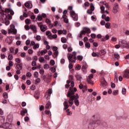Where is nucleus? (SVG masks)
<instances>
[{
	"instance_id": "f257e3e1",
	"label": "nucleus",
	"mask_w": 129,
	"mask_h": 129,
	"mask_svg": "<svg viewBox=\"0 0 129 129\" xmlns=\"http://www.w3.org/2000/svg\"><path fill=\"white\" fill-rule=\"evenodd\" d=\"M68 10L70 11V16L73 18L74 21H78V15L75 13V11H73V6H69Z\"/></svg>"
},
{
	"instance_id": "f03ea898",
	"label": "nucleus",
	"mask_w": 129,
	"mask_h": 129,
	"mask_svg": "<svg viewBox=\"0 0 129 129\" xmlns=\"http://www.w3.org/2000/svg\"><path fill=\"white\" fill-rule=\"evenodd\" d=\"M101 123V121L100 120L92 121L89 125V127L91 128V129H94L95 127L98 126Z\"/></svg>"
},
{
	"instance_id": "7ed1b4c3",
	"label": "nucleus",
	"mask_w": 129,
	"mask_h": 129,
	"mask_svg": "<svg viewBox=\"0 0 129 129\" xmlns=\"http://www.w3.org/2000/svg\"><path fill=\"white\" fill-rule=\"evenodd\" d=\"M68 58L70 62L75 63L76 62V52L74 51L72 54L69 53Z\"/></svg>"
},
{
	"instance_id": "20e7f679",
	"label": "nucleus",
	"mask_w": 129,
	"mask_h": 129,
	"mask_svg": "<svg viewBox=\"0 0 129 129\" xmlns=\"http://www.w3.org/2000/svg\"><path fill=\"white\" fill-rule=\"evenodd\" d=\"M8 33L9 34H13V35L17 34V29H16L15 25L13 24L10 25V29L8 28Z\"/></svg>"
},
{
	"instance_id": "39448f33",
	"label": "nucleus",
	"mask_w": 129,
	"mask_h": 129,
	"mask_svg": "<svg viewBox=\"0 0 129 129\" xmlns=\"http://www.w3.org/2000/svg\"><path fill=\"white\" fill-rule=\"evenodd\" d=\"M12 126V119H10L9 122L7 121L6 123H4L2 125H0V127L1 128H10Z\"/></svg>"
},
{
	"instance_id": "423d86ee",
	"label": "nucleus",
	"mask_w": 129,
	"mask_h": 129,
	"mask_svg": "<svg viewBox=\"0 0 129 129\" xmlns=\"http://www.w3.org/2000/svg\"><path fill=\"white\" fill-rule=\"evenodd\" d=\"M5 17L6 18H5L4 23L6 26H9L10 24V20H12L13 17H12V15L10 14H8L7 16L5 15Z\"/></svg>"
},
{
	"instance_id": "0eeeda50",
	"label": "nucleus",
	"mask_w": 129,
	"mask_h": 129,
	"mask_svg": "<svg viewBox=\"0 0 129 129\" xmlns=\"http://www.w3.org/2000/svg\"><path fill=\"white\" fill-rule=\"evenodd\" d=\"M70 97V98L69 100V103L70 104V106H72V105H73V100H74L75 99H78V98H79L78 94H77V96L74 95Z\"/></svg>"
},
{
	"instance_id": "6e6552de",
	"label": "nucleus",
	"mask_w": 129,
	"mask_h": 129,
	"mask_svg": "<svg viewBox=\"0 0 129 129\" xmlns=\"http://www.w3.org/2000/svg\"><path fill=\"white\" fill-rule=\"evenodd\" d=\"M37 24L41 32H45V31H47V29H48V27H47V26L43 25V23L41 22L38 23Z\"/></svg>"
},
{
	"instance_id": "1a4fd4ad",
	"label": "nucleus",
	"mask_w": 129,
	"mask_h": 129,
	"mask_svg": "<svg viewBox=\"0 0 129 129\" xmlns=\"http://www.w3.org/2000/svg\"><path fill=\"white\" fill-rule=\"evenodd\" d=\"M119 45H120L121 47H123V48H129V43L125 40H122L119 41Z\"/></svg>"
},
{
	"instance_id": "9d476101",
	"label": "nucleus",
	"mask_w": 129,
	"mask_h": 129,
	"mask_svg": "<svg viewBox=\"0 0 129 129\" xmlns=\"http://www.w3.org/2000/svg\"><path fill=\"white\" fill-rule=\"evenodd\" d=\"M90 8H91V10L88 9L87 11V13L89 15H92V12H93V11H94V10H95L94 5H93V4L91 3V4H90Z\"/></svg>"
},
{
	"instance_id": "9b49d317",
	"label": "nucleus",
	"mask_w": 129,
	"mask_h": 129,
	"mask_svg": "<svg viewBox=\"0 0 129 129\" xmlns=\"http://www.w3.org/2000/svg\"><path fill=\"white\" fill-rule=\"evenodd\" d=\"M51 94H52V89H49L45 95V97L46 99H49L50 97H51Z\"/></svg>"
},
{
	"instance_id": "f8f14e48",
	"label": "nucleus",
	"mask_w": 129,
	"mask_h": 129,
	"mask_svg": "<svg viewBox=\"0 0 129 129\" xmlns=\"http://www.w3.org/2000/svg\"><path fill=\"white\" fill-rule=\"evenodd\" d=\"M86 33H90V29L85 27L84 29L80 32V33L82 34L83 35H85Z\"/></svg>"
},
{
	"instance_id": "ddd939ff",
	"label": "nucleus",
	"mask_w": 129,
	"mask_h": 129,
	"mask_svg": "<svg viewBox=\"0 0 129 129\" xmlns=\"http://www.w3.org/2000/svg\"><path fill=\"white\" fill-rule=\"evenodd\" d=\"M74 94H75V93H74V91H73L72 88H70L68 92V97H72V96L71 95H74Z\"/></svg>"
},
{
	"instance_id": "4468645a",
	"label": "nucleus",
	"mask_w": 129,
	"mask_h": 129,
	"mask_svg": "<svg viewBox=\"0 0 129 129\" xmlns=\"http://www.w3.org/2000/svg\"><path fill=\"white\" fill-rule=\"evenodd\" d=\"M118 9H119L118 4L117 3H115L113 7V13H114V14H116V13L118 12Z\"/></svg>"
},
{
	"instance_id": "2eb2a0df",
	"label": "nucleus",
	"mask_w": 129,
	"mask_h": 129,
	"mask_svg": "<svg viewBox=\"0 0 129 129\" xmlns=\"http://www.w3.org/2000/svg\"><path fill=\"white\" fill-rule=\"evenodd\" d=\"M25 6L28 9H32V8H33V4L31 1H28L26 2L25 4Z\"/></svg>"
},
{
	"instance_id": "dca6fc26",
	"label": "nucleus",
	"mask_w": 129,
	"mask_h": 129,
	"mask_svg": "<svg viewBox=\"0 0 129 129\" xmlns=\"http://www.w3.org/2000/svg\"><path fill=\"white\" fill-rule=\"evenodd\" d=\"M5 13H6L7 14L10 13V15H11V16H13L14 14H15L14 11H13V10L11 8L6 9Z\"/></svg>"
},
{
	"instance_id": "f3484780",
	"label": "nucleus",
	"mask_w": 129,
	"mask_h": 129,
	"mask_svg": "<svg viewBox=\"0 0 129 129\" xmlns=\"http://www.w3.org/2000/svg\"><path fill=\"white\" fill-rule=\"evenodd\" d=\"M30 29L33 31V33H37V27L35 25H31Z\"/></svg>"
},
{
	"instance_id": "a211bd4d",
	"label": "nucleus",
	"mask_w": 129,
	"mask_h": 129,
	"mask_svg": "<svg viewBox=\"0 0 129 129\" xmlns=\"http://www.w3.org/2000/svg\"><path fill=\"white\" fill-rule=\"evenodd\" d=\"M123 77L129 79V70H125L123 74Z\"/></svg>"
},
{
	"instance_id": "6ab92c4d",
	"label": "nucleus",
	"mask_w": 129,
	"mask_h": 129,
	"mask_svg": "<svg viewBox=\"0 0 129 129\" xmlns=\"http://www.w3.org/2000/svg\"><path fill=\"white\" fill-rule=\"evenodd\" d=\"M5 119L4 116H0V125H3L5 123Z\"/></svg>"
},
{
	"instance_id": "aec40b11",
	"label": "nucleus",
	"mask_w": 129,
	"mask_h": 129,
	"mask_svg": "<svg viewBox=\"0 0 129 129\" xmlns=\"http://www.w3.org/2000/svg\"><path fill=\"white\" fill-rule=\"evenodd\" d=\"M20 112L21 115H22V116H25L26 113H28V110H27V109H23Z\"/></svg>"
},
{
	"instance_id": "412c9836",
	"label": "nucleus",
	"mask_w": 129,
	"mask_h": 129,
	"mask_svg": "<svg viewBox=\"0 0 129 129\" xmlns=\"http://www.w3.org/2000/svg\"><path fill=\"white\" fill-rule=\"evenodd\" d=\"M15 66L16 69H17V70H22V69L23 68L22 64L15 63Z\"/></svg>"
},
{
	"instance_id": "4be33fe9",
	"label": "nucleus",
	"mask_w": 129,
	"mask_h": 129,
	"mask_svg": "<svg viewBox=\"0 0 129 129\" xmlns=\"http://www.w3.org/2000/svg\"><path fill=\"white\" fill-rule=\"evenodd\" d=\"M102 80L101 82L102 86H103V87H105V86L107 85V83L106 82V81H105V79L103 78H102Z\"/></svg>"
},
{
	"instance_id": "5701e85b",
	"label": "nucleus",
	"mask_w": 129,
	"mask_h": 129,
	"mask_svg": "<svg viewBox=\"0 0 129 129\" xmlns=\"http://www.w3.org/2000/svg\"><path fill=\"white\" fill-rule=\"evenodd\" d=\"M109 39V35L108 34L106 35L104 37L102 38L101 41H103V42H104L105 41H107V40Z\"/></svg>"
},
{
	"instance_id": "b1692460",
	"label": "nucleus",
	"mask_w": 129,
	"mask_h": 129,
	"mask_svg": "<svg viewBox=\"0 0 129 129\" xmlns=\"http://www.w3.org/2000/svg\"><path fill=\"white\" fill-rule=\"evenodd\" d=\"M67 101H65L63 102V105L64 106V109H67V108H68V107H69V105H68V100H66Z\"/></svg>"
},
{
	"instance_id": "393cba45",
	"label": "nucleus",
	"mask_w": 129,
	"mask_h": 129,
	"mask_svg": "<svg viewBox=\"0 0 129 129\" xmlns=\"http://www.w3.org/2000/svg\"><path fill=\"white\" fill-rule=\"evenodd\" d=\"M74 79V77L72 75H70L69 76V80L67 81V83H70L72 80Z\"/></svg>"
},
{
	"instance_id": "a878e982",
	"label": "nucleus",
	"mask_w": 129,
	"mask_h": 129,
	"mask_svg": "<svg viewBox=\"0 0 129 129\" xmlns=\"http://www.w3.org/2000/svg\"><path fill=\"white\" fill-rule=\"evenodd\" d=\"M114 81H115V82H118V75H117V73H115V74H114Z\"/></svg>"
},
{
	"instance_id": "bb28decb",
	"label": "nucleus",
	"mask_w": 129,
	"mask_h": 129,
	"mask_svg": "<svg viewBox=\"0 0 129 129\" xmlns=\"http://www.w3.org/2000/svg\"><path fill=\"white\" fill-rule=\"evenodd\" d=\"M119 92V91H118V90H115L113 91L112 92V94L114 96H116V95H118V93Z\"/></svg>"
},
{
	"instance_id": "cd10ccee",
	"label": "nucleus",
	"mask_w": 129,
	"mask_h": 129,
	"mask_svg": "<svg viewBox=\"0 0 129 129\" xmlns=\"http://www.w3.org/2000/svg\"><path fill=\"white\" fill-rule=\"evenodd\" d=\"M99 54L101 55H103L104 54H106V50H105V49H103L99 52Z\"/></svg>"
},
{
	"instance_id": "c85d7f7f",
	"label": "nucleus",
	"mask_w": 129,
	"mask_h": 129,
	"mask_svg": "<svg viewBox=\"0 0 129 129\" xmlns=\"http://www.w3.org/2000/svg\"><path fill=\"white\" fill-rule=\"evenodd\" d=\"M45 107L46 108V109H49L51 108V103L50 102H48L45 105Z\"/></svg>"
},
{
	"instance_id": "c756f323",
	"label": "nucleus",
	"mask_w": 129,
	"mask_h": 129,
	"mask_svg": "<svg viewBox=\"0 0 129 129\" xmlns=\"http://www.w3.org/2000/svg\"><path fill=\"white\" fill-rule=\"evenodd\" d=\"M47 52H48V50H47V49H44L40 51V54L42 56H44V55H45V54H46V53H47Z\"/></svg>"
},
{
	"instance_id": "7c9ffc66",
	"label": "nucleus",
	"mask_w": 129,
	"mask_h": 129,
	"mask_svg": "<svg viewBox=\"0 0 129 129\" xmlns=\"http://www.w3.org/2000/svg\"><path fill=\"white\" fill-rule=\"evenodd\" d=\"M66 17H67L66 15H63L62 16V18L64 20V23H66V24H67L68 23V22H69V21L68 20V19H67L66 18Z\"/></svg>"
},
{
	"instance_id": "2f4dec72",
	"label": "nucleus",
	"mask_w": 129,
	"mask_h": 129,
	"mask_svg": "<svg viewBox=\"0 0 129 129\" xmlns=\"http://www.w3.org/2000/svg\"><path fill=\"white\" fill-rule=\"evenodd\" d=\"M121 93L123 95H125V94H126V89L125 88H123L121 90Z\"/></svg>"
},
{
	"instance_id": "473e14b6",
	"label": "nucleus",
	"mask_w": 129,
	"mask_h": 129,
	"mask_svg": "<svg viewBox=\"0 0 129 129\" xmlns=\"http://www.w3.org/2000/svg\"><path fill=\"white\" fill-rule=\"evenodd\" d=\"M33 76L35 78H38V77H39V73L38 72H34Z\"/></svg>"
},
{
	"instance_id": "72a5a7b5",
	"label": "nucleus",
	"mask_w": 129,
	"mask_h": 129,
	"mask_svg": "<svg viewBox=\"0 0 129 129\" xmlns=\"http://www.w3.org/2000/svg\"><path fill=\"white\" fill-rule=\"evenodd\" d=\"M58 26L61 27V23L58 21H55L54 22V27H58Z\"/></svg>"
},
{
	"instance_id": "f704fd0d",
	"label": "nucleus",
	"mask_w": 129,
	"mask_h": 129,
	"mask_svg": "<svg viewBox=\"0 0 129 129\" xmlns=\"http://www.w3.org/2000/svg\"><path fill=\"white\" fill-rule=\"evenodd\" d=\"M89 6H90L89 3L86 2L84 3V6H83V8L86 7L85 10H86V9H87V8H88Z\"/></svg>"
},
{
	"instance_id": "c9c22d12",
	"label": "nucleus",
	"mask_w": 129,
	"mask_h": 129,
	"mask_svg": "<svg viewBox=\"0 0 129 129\" xmlns=\"http://www.w3.org/2000/svg\"><path fill=\"white\" fill-rule=\"evenodd\" d=\"M77 58L79 61H82L83 60V56L82 55H78Z\"/></svg>"
},
{
	"instance_id": "e433bc0d",
	"label": "nucleus",
	"mask_w": 129,
	"mask_h": 129,
	"mask_svg": "<svg viewBox=\"0 0 129 129\" xmlns=\"http://www.w3.org/2000/svg\"><path fill=\"white\" fill-rule=\"evenodd\" d=\"M85 46L87 49H89V48H90V43H89V42H86L85 44Z\"/></svg>"
},
{
	"instance_id": "4c0bfd02",
	"label": "nucleus",
	"mask_w": 129,
	"mask_h": 129,
	"mask_svg": "<svg viewBox=\"0 0 129 129\" xmlns=\"http://www.w3.org/2000/svg\"><path fill=\"white\" fill-rule=\"evenodd\" d=\"M39 73L41 74V75H44V73H45V71H44V69L43 68H41V69L39 70Z\"/></svg>"
},
{
	"instance_id": "58836bf2",
	"label": "nucleus",
	"mask_w": 129,
	"mask_h": 129,
	"mask_svg": "<svg viewBox=\"0 0 129 129\" xmlns=\"http://www.w3.org/2000/svg\"><path fill=\"white\" fill-rule=\"evenodd\" d=\"M75 104L77 106H78V105H79V101L78 99H75Z\"/></svg>"
},
{
	"instance_id": "ea45409f",
	"label": "nucleus",
	"mask_w": 129,
	"mask_h": 129,
	"mask_svg": "<svg viewBox=\"0 0 129 129\" xmlns=\"http://www.w3.org/2000/svg\"><path fill=\"white\" fill-rule=\"evenodd\" d=\"M45 22L47 24H48V25H50L52 27H53V25H52V24L51 23V21L49 19H46L45 20Z\"/></svg>"
},
{
	"instance_id": "a19ab883",
	"label": "nucleus",
	"mask_w": 129,
	"mask_h": 129,
	"mask_svg": "<svg viewBox=\"0 0 129 129\" xmlns=\"http://www.w3.org/2000/svg\"><path fill=\"white\" fill-rule=\"evenodd\" d=\"M67 41V39L65 37H62L61 38V41L62 42V43H66Z\"/></svg>"
},
{
	"instance_id": "79ce46f5",
	"label": "nucleus",
	"mask_w": 129,
	"mask_h": 129,
	"mask_svg": "<svg viewBox=\"0 0 129 129\" xmlns=\"http://www.w3.org/2000/svg\"><path fill=\"white\" fill-rule=\"evenodd\" d=\"M39 62H44V61H45V59L44 58V57L43 56H41L39 58Z\"/></svg>"
},
{
	"instance_id": "37998d69",
	"label": "nucleus",
	"mask_w": 129,
	"mask_h": 129,
	"mask_svg": "<svg viewBox=\"0 0 129 129\" xmlns=\"http://www.w3.org/2000/svg\"><path fill=\"white\" fill-rule=\"evenodd\" d=\"M92 56H93V57H99V54H98V53H96L95 52H93L92 53Z\"/></svg>"
},
{
	"instance_id": "c03bdc74",
	"label": "nucleus",
	"mask_w": 129,
	"mask_h": 129,
	"mask_svg": "<svg viewBox=\"0 0 129 129\" xmlns=\"http://www.w3.org/2000/svg\"><path fill=\"white\" fill-rule=\"evenodd\" d=\"M46 35L48 36V37H50V36H52V33L49 31H47L46 32Z\"/></svg>"
},
{
	"instance_id": "a18cd8bd",
	"label": "nucleus",
	"mask_w": 129,
	"mask_h": 129,
	"mask_svg": "<svg viewBox=\"0 0 129 129\" xmlns=\"http://www.w3.org/2000/svg\"><path fill=\"white\" fill-rule=\"evenodd\" d=\"M26 53L25 52H21L20 53V56L21 57H22V58H25L26 57Z\"/></svg>"
},
{
	"instance_id": "49530a36",
	"label": "nucleus",
	"mask_w": 129,
	"mask_h": 129,
	"mask_svg": "<svg viewBox=\"0 0 129 129\" xmlns=\"http://www.w3.org/2000/svg\"><path fill=\"white\" fill-rule=\"evenodd\" d=\"M105 27L106 28V29H110V23H107L105 24Z\"/></svg>"
},
{
	"instance_id": "de8ad7c7",
	"label": "nucleus",
	"mask_w": 129,
	"mask_h": 129,
	"mask_svg": "<svg viewBox=\"0 0 129 129\" xmlns=\"http://www.w3.org/2000/svg\"><path fill=\"white\" fill-rule=\"evenodd\" d=\"M35 81H36L35 84H38L39 83H40V82H41V79L37 78L36 79Z\"/></svg>"
},
{
	"instance_id": "09e8293b",
	"label": "nucleus",
	"mask_w": 129,
	"mask_h": 129,
	"mask_svg": "<svg viewBox=\"0 0 129 129\" xmlns=\"http://www.w3.org/2000/svg\"><path fill=\"white\" fill-rule=\"evenodd\" d=\"M66 112L68 115H71L72 114V112H71V111H70L69 109H68L66 110Z\"/></svg>"
},
{
	"instance_id": "8fccbe9b",
	"label": "nucleus",
	"mask_w": 129,
	"mask_h": 129,
	"mask_svg": "<svg viewBox=\"0 0 129 129\" xmlns=\"http://www.w3.org/2000/svg\"><path fill=\"white\" fill-rule=\"evenodd\" d=\"M39 44H38V43L35 44L33 47V49L34 50H36V49H38V48H39Z\"/></svg>"
},
{
	"instance_id": "3c124183",
	"label": "nucleus",
	"mask_w": 129,
	"mask_h": 129,
	"mask_svg": "<svg viewBox=\"0 0 129 129\" xmlns=\"http://www.w3.org/2000/svg\"><path fill=\"white\" fill-rule=\"evenodd\" d=\"M1 33H2V34H3L4 35H7V34H8V32H7V31H6L4 29H2L1 31Z\"/></svg>"
},
{
	"instance_id": "603ef678",
	"label": "nucleus",
	"mask_w": 129,
	"mask_h": 129,
	"mask_svg": "<svg viewBox=\"0 0 129 129\" xmlns=\"http://www.w3.org/2000/svg\"><path fill=\"white\" fill-rule=\"evenodd\" d=\"M117 40V38L114 37H112L111 39V41H112V42H116Z\"/></svg>"
},
{
	"instance_id": "864d4df0",
	"label": "nucleus",
	"mask_w": 129,
	"mask_h": 129,
	"mask_svg": "<svg viewBox=\"0 0 129 129\" xmlns=\"http://www.w3.org/2000/svg\"><path fill=\"white\" fill-rule=\"evenodd\" d=\"M13 56L12 54H9L8 55V60H9V61L13 60Z\"/></svg>"
},
{
	"instance_id": "5fc2aeb1",
	"label": "nucleus",
	"mask_w": 129,
	"mask_h": 129,
	"mask_svg": "<svg viewBox=\"0 0 129 129\" xmlns=\"http://www.w3.org/2000/svg\"><path fill=\"white\" fill-rule=\"evenodd\" d=\"M114 57L115 58V59H118V58L120 57L119 54H118V53H115Z\"/></svg>"
},
{
	"instance_id": "6e6d98bb",
	"label": "nucleus",
	"mask_w": 129,
	"mask_h": 129,
	"mask_svg": "<svg viewBox=\"0 0 129 129\" xmlns=\"http://www.w3.org/2000/svg\"><path fill=\"white\" fill-rule=\"evenodd\" d=\"M91 19L92 21H93L94 22H95L96 21V16H91Z\"/></svg>"
},
{
	"instance_id": "4d7b16f0",
	"label": "nucleus",
	"mask_w": 129,
	"mask_h": 129,
	"mask_svg": "<svg viewBox=\"0 0 129 129\" xmlns=\"http://www.w3.org/2000/svg\"><path fill=\"white\" fill-rule=\"evenodd\" d=\"M87 82L89 84H91V85H93V81H91V80L87 79Z\"/></svg>"
},
{
	"instance_id": "13d9d810",
	"label": "nucleus",
	"mask_w": 129,
	"mask_h": 129,
	"mask_svg": "<svg viewBox=\"0 0 129 129\" xmlns=\"http://www.w3.org/2000/svg\"><path fill=\"white\" fill-rule=\"evenodd\" d=\"M37 20L39 22H41V21H42V16H41L40 15L37 16Z\"/></svg>"
},
{
	"instance_id": "bf43d9fd",
	"label": "nucleus",
	"mask_w": 129,
	"mask_h": 129,
	"mask_svg": "<svg viewBox=\"0 0 129 129\" xmlns=\"http://www.w3.org/2000/svg\"><path fill=\"white\" fill-rule=\"evenodd\" d=\"M49 64H44L43 66L44 69H46V70L49 69Z\"/></svg>"
},
{
	"instance_id": "052dcab7",
	"label": "nucleus",
	"mask_w": 129,
	"mask_h": 129,
	"mask_svg": "<svg viewBox=\"0 0 129 129\" xmlns=\"http://www.w3.org/2000/svg\"><path fill=\"white\" fill-rule=\"evenodd\" d=\"M26 76L27 77H32V73L28 72L26 73Z\"/></svg>"
},
{
	"instance_id": "680f3d73",
	"label": "nucleus",
	"mask_w": 129,
	"mask_h": 129,
	"mask_svg": "<svg viewBox=\"0 0 129 129\" xmlns=\"http://www.w3.org/2000/svg\"><path fill=\"white\" fill-rule=\"evenodd\" d=\"M15 61L16 62H17V63H21V59H20L19 58H17L15 59Z\"/></svg>"
},
{
	"instance_id": "e2e57ef3",
	"label": "nucleus",
	"mask_w": 129,
	"mask_h": 129,
	"mask_svg": "<svg viewBox=\"0 0 129 129\" xmlns=\"http://www.w3.org/2000/svg\"><path fill=\"white\" fill-rule=\"evenodd\" d=\"M50 64L52 65V66H54L55 65V61L53 59L50 60Z\"/></svg>"
},
{
	"instance_id": "0e129e2a",
	"label": "nucleus",
	"mask_w": 129,
	"mask_h": 129,
	"mask_svg": "<svg viewBox=\"0 0 129 129\" xmlns=\"http://www.w3.org/2000/svg\"><path fill=\"white\" fill-rule=\"evenodd\" d=\"M36 39L37 41H40L41 40V36L40 35H38L36 37Z\"/></svg>"
},
{
	"instance_id": "69168bd1",
	"label": "nucleus",
	"mask_w": 129,
	"mask_h": 129,
	"mask_svg": "<svg viewBox=\"0 0 129 129\" xmlns=\"http://www.w3.org/2000/svg\"><path fill=\"white\" fill-rule=\"evenodd\" d=\"M44 58L46 59V60H50V56L48 55H45L44 56Z\"/></svg>"
},
{
	"instance_id": "338daca9",
	"label": "nucleus",
	"mask_w": 129,
	"mask_h": 129,
	"mask_svg": "<svg viewBox=\"0 0 129 129\" xmlns=\"http://www.w3.org/2000/svg\"><path fill=\"white\" fill-rule=\"evenodd\" d=\"M3 96H4V98H8V93H4Z\"/></svg>"
},
{
	"instance_id": "774afa93",
	"label": "nucleus",
	"mask_w": 129,
	"mask_h": 129,
	"mask_svg": "<svg viewBox=\"0 0 129 129\" xmlns=\"http://www.w3.org/2000/svg\"><path fill=\"white\" fill-rule=\"evenodd\" d=\"M1 59H5V58H6V55H5V54H2L1 55Z\"/></svg>"
}]
</instances>
